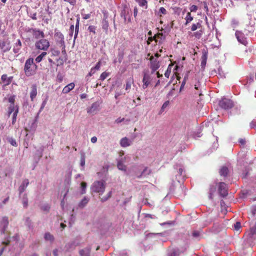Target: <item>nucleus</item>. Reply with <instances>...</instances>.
<instances>
[{"mask_svg": "<svg viewBox=\"0 0 256 256\" xmlns=\"http://www.w3.org/2000/svg\"><path fill=\"white\" fill-rule=\"evenodd\" d=\"M37 67V66L34 62L33 58H28L26 61L24 66V72L26 76L28 77L34 76L36 72Z\"/></svg>", "mask_w": 256, "mask_h": 256, "instance_id": "obj_1", "label": "nucleus"}, {"mask_svg": "<svg viewBox=\"0 0 256 256\" xmlns=\"http://www.w3.org/2000/svg\"><path fill=\"white\" fill-rule=\"evenodd\" d=\"M106 188L104 181L98 180L94 182L91 186L92 190L94 192L102 194Z\"/></svg>", "mask_w": 256, "mask_h": 256, "instance_id": "obj_2", "label": "nucleus"}, {"mask_svg": "<svg viewBox=\"0 0 256 256\" xmlns=\"http://www.w3.org/2000/svg\"><path fill=\"white\" fill-rule=\"evenodd\" d=\"M143 73L142 78V88L146 89L150 84L154 78V72H150L148 70H144Z\"/></svg>", "mask_w": 256, "mask_h": 256, "instance_id": "obj_3", "label": "nucleus"}, {"mask_svg": "<svg viewBox=\"0 0 256 256\" xmlns=\"http://www.w3.org/2000/svg\"><path fill=\"white\" fill-rule=\"evenodd\" d=\"M220 106L224 110H228L234 106V102L230 99L222 98L219 101Z\"/></svg>", "mask_w": 256, "mask_h": 256, "instance_id": "obj_4", "label": "nucleus"}, {"mask_svg": "<svg viewBox=\"0 0 256 256\" xmlns=\"http://www.w3.org/2000/svg\"><path fill=\"white\" fill-rule=\"evenodd\" d=\"M49 46V42L46 39H41L36 43V48L42 50H46Z\"/></svg>", "mask_w": 256, "mask_h": 256, "instance_id": "obj_5", "label": "nucleus"}, {"mask_svg": "<svg viewBox=\"0 0 256 256\" xmlns=\"http://www.w3.org/2000/svg\"><path fill=\"white\" fill-rule=\"evenodd\" d=\"M54 37L58 44L62 48V50H63L62 51H65V44L64 35L60 32H56L54 34Z\"/></svg>", "mask_w": 256, "mask_h": 256, "instance_id": "obj_6", "label": "nucleus"}, {"mask_svg": "<svg viewBox=\"0 0 256 256\" xmlns=\"http://www.w3.org/2000/svg\"><path fill=\"white\" fill-rule=\"evenodd\" d=\"M150 68L152 69V72L154 73L160 66V62L156 58H154L153 56L150 57Z\"/></svg>", "mask_w": 256, "mask_h": 256, "instance_id": "obj_7", "label": "nucleus"}, {"mask_svg": "<svg viewBox=\"0 0 256 256\" xmlns=\"http://www.w3.org/2000/svg\"><path fill=\"white\" fill-rule=\"evenodd\" d=\"M11 48L10 42L8 40L0 41V50L3 52L9 51Z\"/></svg>", "mask_w": 256, "mask_h": 256, "instance_id": "obj_8", "label": "nucleus"}, {"mask_svg": "<svg viewBox=\"0 0 256 256\" xmlns=\"http://www.w3.org/2000/svg\"><path fill=\"white\" fill-rule=\"evenodd\" d=\"M28 32L32 34L34 37L37 39L44 37V34L43 32L36 28H29Z\"/></svg>", "mask_w": 256, "mask_h": 256, "instance_id": "obj_9", "label": "nucleus"}, {"mask_svg": "<svg viewBox=\"0 0 256 256\" xmlns=\"http://www.w3.org/2000/svg\"><path fill=\"white\" fill-rule=\"evenodd\" d=\"M8 224V218L4 216L2 218L0 222V230L1 234H4L6 229L7 228Z\"/></svg>", "mask_w": 256, "mask_h": 256, "instance_id": "obj_10", "label": "nucleus"}, {"mask_svg": "<svg viewBox=\"0 0 256 256\" xmlns=\"http://www.w3.org/2000/svg\"><path fill=\"white\" fill-rule=\"evenodd\" d=\"M218 192L222 196H226L228 195V188L224 182H220L218 186Z\"/></svg>", "mask_w": 256, "mask_h": 256, "instance_id": "obj_11", "label": "nucleus"}, {"mask_svg": "<svg viewBox=\"0 0 256 256\" xmlns=\"http://www.w3.org/2000/svg\"><path fill=\"white\" fill-rule=\"evenodd\" d=\"M134 138L132 140L128 139L127 137L122 138L120 142V144L122 147L126 148L132 144Z\"/></svg>", "mask_w": 256, "mask_h": 256, "instance_id": "obj_12", "label": "nucleus"}, {"mask_svg": "<svg viewBox=\"0 0 256 256\" xmlns=\"http://www.w3.org/2000/svg\"><path fill=\"white\" fill-rule=\"evenodd\" d=\"M100 103L98 102L93 103L91 106L88 108L87 112L90 114H96L99 109Z\"/></svg>", "mask_w": 256, "mask_h": 256, "instance_id": "obj_13", "label": "nucleus"}, {"mask_svg": "<svg viewBox=\"0 0 256 256\" xmlns=\"http://www.w3.org/2000/svg\"><path fill=\"white\" fill-rule=\"evenodd\" d=\"M29 181L28 179H25L22 181V184L18 188L20 195L26 190Z\"/></svg>", "mask_w": 256, "mask_h": 256, "instance_id": "obj_14", "label": "nucleus"}, {"mask_svg": "<svg viewBox=\"0 0 256 256\" xmlns=\"http://www.w3.org/2000/svg\"><path fill=\"white\" fill-rule=\"evenodd\" d=\"M12 76L8 77L6 74H2L1 78L2 81L4 83V86L9 85L12 82Z\"/></svg>", "mask_w": 256, "mask_h": 256, "instance_id": "obj_15", "label": "nucleus"}, {"mask_svg": "<svg viewBox=\"0 0 256 256\" xmlns=\"http://www.w3.org/2000/svg\"><path fill=\"white\" fill-rule=\"evenodd\" d=\"M150 170L148 169V168H145L142 172H136V176L138 178H140L142 176H146L150 174Z\"/></svg>", "mask_w": 256, "mask_h": 256, "instance_id": "obj_16", "label": "nucleus"}, {"mask_svg": "<svg viewBox=\"0 0 256 256\" xmlns=\"http://www.w3.org/2000/svg\"><path fill=\"white\" fill-rule=\"evenodd\" d=\"M22 48V42L20 40L18 39L16 40V42L14 45L13 52L15 54L18 53Z\"/></svg>", "mask_w": 256, "mask_h": 256, "instance_id": "obj_17", "label": "nucleus"}, {"mask_svg": "<svg viewBox=\"0 0 256 256\" xmlns=\"http://www.w3.org/2000/svg\"><path fill=\"white\" fill-rule=\"evenodd\" d=\"M126 158V157L124 158H122L120 160H119L118 162L117 166L118 168L121 170L126 172V166L124 164V160Z\"/></svg>", "mask_w": 256, "mask_h": 256, "instance_id": "obj_18", "label": "nucleus"}, {"mask_svg": "<svg viewBox=\"0 0 256 256\" xmlns=\"http://www.w3.org/2000/svg\"><path fill=\"white\" fill-rule=\"evenodd\" d=\"M17 109L18 112V105H16L15 104H10L8 108V116H10V114L12 112H16V110Z\"/></svg>", "mask_w": 256, "mask_h": 256, "instance_id": "obj_19", "label": "nucleus"}, {"mask_svg": "<svg viewBox=\"0 0 256 256\" xmlns=\"http://www.w3.org/2000/svg\"><path fill=\"white\" fill-rule=\"evenodd\" d=\"M74 84L72 82L69 84H68L64 86V88H63L62 93L68 94L70 90L74 88Z\"/></svg>", "mask_w": 256, "mask_h": 256, "instance_id": "obj_20", "label": "nucleus"}, {"mask_svg": "<svg viewBox=\"0 0 256 256\" xmlns=\"http://www.w3.org/2000/svg\"><path fill=\"white\" fill-rule=\"evenodd\" d=\"M37 94V88L35 85H32V86L31 92H30V98L32 100L36 98Z\"/></svg>", "mask_w": 256, "mask_h": 256, "instance_id": "obj_21", "label": "nucleus"}, {"mask_svg": "<svg viewBox=\"0 0 256 256\" xmlns=\"http://www.w3.org/2000/svg\"><path fill=\"white\" fill-rule=\"evenodd\" d=\"M207 58H208V52L206 50H204L202 52V56L201 66L202 67L205 66L206 63Z\"/></svg>", "mask_w": 256, "mask_h": 256, "instance_id": "obj_22", "label": "nucleus"}, {"mask_svg": "<svg viewBox=\"0 0 256 256\" xmlns=\"http://www.w3.org/2000/svg\"><path fill=\"white\" fill-rule=\"evenodd\" d=\"M90 248H86L80 250V256H90Z\"/></svg>", "mask_w": 256, "mask_h": 256, "instance_id": "obj_23", "label": "nucleus"}, {"mask_svg": "<svg viewBox=\"0 0 256 256\" xmlns=\"http://www.w3.org/2000/svg\"><path fill=\"white\" fill-rule=\"evenodd\" d=\"M180 252L178 249H172L170 250L168 253V256H178Z\"/></svg>", "mask_w": 256, "mask_h": 256, "instance_id": "obj_24", "label": "nucleus"}, {"mask_svg": "<svg viewBox=\"0 0 256 256\" xmlns=\"http://www.w3.org/2000/svg\"><path fill=\"white\" fill-rule=\"evenodd\" d=\"M228 169L227 167L223 166L220 169V174L221 176H226L228 174Z\"/></svg>", "mask_w": 256, "mask_h": 256, "instance_id": "obj_25", "label": "nucleus"}, {"mask_svg": "<svg viewBox=\"0 0 256 256\" xmlns=\"http://www.w3.org/2000/svg\"><path fill=\"white\" fill-rule=\"evenodd\" d=\"M88 198L84 197L78 204V206L81 208H83L85 206L88 202Z\"/></svg>", "mask_w": 256, "mask_h": 256, "instance_id": "obj_26", "label": "nucleus"}, {"mask_svg": "<svg viewBox=\"0 0 256 256\" xmlns=\"http://www.w3.org/2000/svg\"><path fill=\"white\" fill-rule=\"evenodd\" d=\"M44 238L46 240L52 242L54 240V236L50 232H46L44 234Z\"/></svg>", "mask_w": 256, "mask_h": 256, "instance_id": "obj_27", "label": "nucleus"}, {"mask_svg": "<svg viewBox=\"0 0 256 256\" xmlns=\"http://www.w3.org/2000/svg\"><path fill=\"white\" fill-rule=\"evenodd\" d=\"M22 203L24 207L27 208L28 206V198L26 194H24L22 198Z\"/></svg>", "mask_w": 256, "mask_h": 256, "instance_id": "obj_28", "label": "nucleus"}, {"mask_svg": "<svg viewBox=\"0 0 256 256\" xmlns=\"http://www.w3.org/2000/svg\"><path fill=\"white\" fill-rule=\"evenodd\" d=\"M47 53L46 52H42L36 58V62H40L43 58L46 55Z\"/></svg>", "mask_w": 256, "mask_h": 256, "instance_id": "obj_29", "label": "nucleus"}, {"mask_svg": "<svg viewBox=\"0 0 256 256\" xmlns=\"http://www.w3.org/2000/svg\"><path fill=\"white\" fill-rule=\"evenodd\" d=\"M133 83V80L132 78H130L126 80V90H128L131 88V85Z\"/></svg>", "mask_w": 256, "mask_h": 256, "instance_id": "obj_30", "label": "nucleus"}, {"mask_svg": "<svg viewBox=\"0 0 256 256\" xmlns=\"http://www.w3.org/2000/svg\"><path fill=\"white\" fill-rule=\"evenodd\" d=\"M216 189V187L214 186H210V190H209V195H208L209 198L212 199V194L215 192Z\"/></svg>", "mask_w": 256, "mask_h": 256, "instance_id": "obj_31", "label": "nucleus"}, {"mask_svg": "<svg viewBox=\"0 0 256 256\" xmlns=\"http://www.w3.org/2000/svg\"><path fill=\"white\" fill-rule=\"evenodd\" d=\"M79 22H80V18L78 17V18L76 20V28H75V34H74V40L78 36V32Z\"/></svg>", "mask_w": 256, "mask_h": 256, "instance_id": "obj_32", "label": "nucleus"}, {"mask_svg": "<svg viewBox=\"0 0 256 256\" xmlns=\"http://www.w3.org/2000/svg\"><path fill=\"white\" fill-rule=\"evenodd\" d=\"M102 24V28L106 31H107L108 27V21L106 20V18L103 20Z\"/></svg>", "mask_w": 256, "mask_h": 256, "instance_id": "obj_33", "label": "nucleus"}, {"mask_svg": "<svg viewBox=\"0 0 256 256\" xmlns=\"http://www.w3.org/2000/svg\"><path fill=\"white\" fill-rule=\"evenodd\" d=\"M173 65L170 64L166 70V72L164 73V76L168 78L170 76V75L171 72L172 68V67Z\"/></svg>", "mask_w": 256, "mask_h": 256, "instance_id": "obj_34", "label": "nucleus"}, {"mask_svg": "<svg viewBox=\"0 0 256 256\" xmlns=\"http://www.w3.org/2000/svg\"><path fill=\"white\" fill-rule=\"evenodd\" d=\"M136 1L140 6L145 7L146 8L147 7V1L146 0H136Z\"/></svg>", "mask_w": 256, "mask_h": 256, "instance_id": "obj_35", "label": "nucleus"}, {"mask_svg": "<svg viewBox=\"0 0 256 256\" xmlns=\"http://www.w3.org/2000/svg\"><path fill=\"white\" fill-rule=\"evenodd\" d=\"M109 75V74L106 72H103L100 76V80H104Z\"/></svg>", "mask_w": 256, "mask_h": 256, "instance_id": "obj_36", "label": "nucleus"}, {"mask_svg": "<svg viewBox=\"0 0 256 256\" xmlns=\"http://www.w3.org/2000/svg\"><path fill=\"white\" fill-rule=\"evenodd\" d=\"M201 26L200 24L198 22L196 24H194L192 25L191 30L192 31L196 30L198 28H199Z\"/></svg>", "mask_w": 256, "mask_h": 256, "instance_id": "obj_37", "label": "nucleus"}, {"mask_svg": "<svg viewBox=\"0 0 256 256\" xmlns=\"http://www.w3.org/2000/svg\"><path fill=\"white\" fill-rule=\"evenodd\" d=\"M156 41L158 42V39H160V42H161L164 38V36H163V34L162 33H158L156 36H155Z\"/></svg>", "mask_w": 256, "mask_h": 256, "instance_id": "obj_38", "label": "nucleus"}, {"mask_svg": "<svg viewBox=\"0 0 256 256\" xmlns=\"http://www.w3.org/2000/svg\"><path fill=\"white\" fill-rule=\"evenodd\" d=\"M18 112L17 110H16V112H14L12 114V124H14L16 122V116L18 115Z\"/></svg>", "mask_w": 256, "mask_h": 256, "instance_id": "obj_39", "label": "nucleus"}, {"mask_svg": "<svg viewBox=\"0 0 256 256\" xmlns=\"http://www.w3.org/2000/svg\"><path fill=\"white\" fill-rule=\"evenodd\" d=\"M168 104H169L168 101H166L165 102H164V104H162V106L161 108V110L160 111V113H162V112L164 111V109L168 106Z\"/></svg>", "mask_w": 256, "mask_h": 256, "instance_id": "obj_40", "label": "nucleus"}, {"mask_svg": "<svg viewBox=\"0 0 256 256\" xmlns=\"http://www.w3.org/2000/svg\"><path fill=\"white\" fill-rule=\"evenodd\" d=\"M220 205H221V207L222 208V212H224V213H225L227 211V210L226 208V204L224 200L220 201Z\"/></svg>", "mask_w": 256, "mask_h": 256, "instance_id": "obj_41", "label": "nucleus"}, {"mask_svg": "<svg viewBox=\"0 0 256 256\" xmlns=\"http://www.w3.org/2000/svg\"><path fill=\"white\" fill-rule=\"evenodd\" d=\"M8 142L13 146H17L16 140L12 138H8Z\"/></svg>", "mask_w": 256, "mask_h": 256, "instance_id": "obj_42", "label": "nucleus"}, {"mask_svg": "<svg viewBox=\"0 0 256 256\" xmlns=\"http://www.w3.org/2000/svg\"><path fill=\"white\" fill-rule=\"evenodd\" d=\"M15 98V96H12L8 98V100L10 104H14Z\"/></svg>", "mask_w": 256, "mask_h": 256, "instance_id": "obj_43", "label": "nucleus"}, {"mask_svg": "<svg viewBox=\"0 0 256 256\" xmlns=\"http://www.w3.org/2000/svg\"><path fill=\"white\" fill-rule=\"evenodd\" d=\"M202 35V32L201 30L198 31L194 33V36L197 38H200Z\"/></svg>", "mask_w": 256, "mask_h": 256, "instance_id": "obj_44", "label": "nucleus"}, {"mask_svg": "<svg viewBox=\"0 0 256 256\" xmlns=\"http://www.w3.org/2000/svg\"><path fill=\"white\" fill-rule=\"evenodd\" d=\"M81 186L82 188V194H84L85 192V189L86 187V184L84 182H82L81 183Z\"/></svg>", "mask_w": 256, "mask_h": 256, "instance_id": "obj_45", "label": "nucleus"}, {"mask_svg": "<svg viewBox=\"0 0 256 256\" xmlns=\"http://www.w3.org/2000/svg\"><path fill=\"white\" fill-rule=\"evenodd\" d=\"M46 102H47V100L46 99L45 100H44L42 104V105H41V106L40 108V110H39V112L38 113V114L43 110V108H44L46 104Z\"/></svg>", "mask_w": 256, "mask_h": 256, "instance_id": "obj_46", "label": "nucleus"}, {"mask_svg": "<svg viewBox=\"0 0 256 256\" xmlns=\"http://www.w3.org/2000/svg\"><path fill=\"white\" fill-rule=\"evenodd\" d=\"M26 224L30 228L32 227V224L30 220L28 218H27L26 220Z\"/></svg>", "mask_w": 256, "mask_h": 256, "instance_id": "obj_47", "label": "nucleus"}, {"mask_svg": "<svg viewBox=\"0 0 256 256\" xmlns=\"http://www.w3.org/2000/svg\"><path fill=\"white\" fill-rule=\"evenodd\" d=\"M250 234H251L250 236H252L254 234H256V223L254 226V227L251 228Z\"/></svg>", "mask_w": 256, "mask_h": 256, "instance_id": "obj_48", "label": "nucleus"}, {"mask_svg": "<svg viewBox=\"0 0 256 256\" xmlns=\"http://www.w3.org/2000/svg\"><path fill=\"white\" fill-rule=\"evenodd\" d=\"M88 30L90 32H94V34L96 32H95L96 27L94 26H90L88 28Z\"/></svg>", "mask_w": 256, "mask_h": 256, "instance_id": "obj_49", "label": "nucleus"}, {"mask_svg": "<svg viewBox=\"0 0 256 256\" xmlns=\"http://www.w3.org/2000/svg\"><path fill=\"white\" fill-rule=\"evenodd\" d=\"M65 2H66L70 4L72 6H74L76 4V0H64Z\"/></svg>", "mask_w": 256, "mask_h": 256, "instance_id": "obj_50", "label": "nucleus"}, {"mask_svg": "<svg viewBox=\"0 0 256 256\" xmlns=\"http://www.w3.org/2000/svg\"><path fill=\"white\" fill-rule=\"evenodd\" d=\"M100 66H101V62H98L96 64V66L93 67V68H94L95 70H96L97 71V70H100Z\"/></svg>", "mask_w": 256, "mask_h": 256, "instance_id": "obj_51", "label": "nucleus"}, {"mask_svg": "<svg viewBox=\"0 0 256 256\" xmlns=\"http://www.w3.org/2000/svg\"><path fill=\"white\" fill-rule=\"evenodd\" d=\"M43 150L44 149L42 148H40V150H37V154L39 156L40 158L42 156Z\"/></svg>", "mask_w": 256, "mask_h": 256, "instance_id": "obj_52", "label": "nucleus"}, {"mask_svg": "<svg viewBox=\"0 0 256 256\" xmlns=\"http://www.w3.org/2000/svg\"><path fill=\"white\" fill-rule=\"evenodd\" d=\"M192 236L194 238H198L200 236V232L198 231H194L192 232Z\"/></svg>", "mask_w": 256, "mask_h": 256, "instance_id": "obj_53", "label": "nucleus"}, {"mask_svg": "<svg viewBox=\"0 0 256 256\" xmlns=\"http://www.w3.org/2000/svg\"><path fill=\"white\" fill-rule=\"evenodd\" d=\"M52 53L53 56H56L60 54V52L58 50H52Z\"/></svg>", "mask_w": 256, "mask_h": 256, "instance_id": "obj_54", "label": "nucleus"}, {"mask_svg": "<svg viewBox=\"0 0 256 256\" xmlns=\"http://www.w3.org/2000/svg\"><path fill=\"white\" fill-rule=\"evenodd\" d=\"M240 228V222H237L236 224H234V229L236 230H238Z\"/></svg>", "mask_w": 256, "mask_h": 256, "instance_id": "obj_55", "label": "nucleus"}, {"mask_svg": "<svg viewBox=\"0 0 256 256\" xmlns=\"http://www.w3.org/2000/svg\"><path fill=\"white\" fill-rule=\"evenodd\" d=\"M80 166H84L85 164V158L84 156H82L80 158Z\"/></svg>", "mask_w": 256, "mask_h": 256, "instance_id": "obj_56", "label": "nucleus"}, {"mask_svg": "<svg viewBox=\"0 0 256 256\" xmlns=\"http://www.w3.org/2000/svg\"><path fill=\"white\" fill-rule=\"evenodd\" d=\"M238 22H234V20H232V26L234 28V30H236L235 28H236V26H238Z\"/></svg>", "mask_w": 256, "mask_h": 256, "instance_id": "obj_57", "label": "nucleus"}, {"mask_svg": "<svg viewBox=\"0 0 256 256\" xmlns=\"http://www.w3.org/2000/svg\"><path fill=\"white\" fill-rule=\"evenodd\" d=\"M236 36L238 40V42H240V33L238 30H236Z\"/></svg>", "mask_w": 256, "mask_h": 256, "instance_id": "obj_58", "label": "nucleus"}, {"mask_svg": "<svg viewBox=\"0 0 256 256\" xmlns=\"http://www.w3.org/2000/svg\"><path fill=\"white\" fill-rule=\"evenodd\" d=\"M198 9V6L195 5H192L190 6V10L191 12H196Z\"/></svg>", "mask_w": 256, "mask_h": 256, "instance_id": "obj_59", "label": "nucleus"}, {"mask_svg": "<svg viewBox=\"0 0 256 256\" xmlns=\"http://www.w3.org/2000/svg\"><path fill=\"white\" fill-rule=\"evenodd\" d=\"M160 12L164 14H166V10L164 8H160Z\"/></svg>", "mask_w": 256, "mask_h": 256, "instance_id": "obj_60", "label": "nucleus"}, {"mask_svg": "<svg viewBox=\"0 0 256 256\" xmlns=\"http://www.w3.org/2000/svg\"><path fill=\"white\" fill-rule=\"evenodd\" d=\"M189 73H190V72L188 71V72H186V73L184 75V80H183L184 81H186V82L187 80H188Z\"/></svg>", "mask_w": 256, "mask_h": 256, "instance_id": "obj_61", "label": "nucleus"}, {"mask_svg": "<svg viewBox=\"0 0 256 256\" xmlns=\"http://www.w3.org/2000/svg\"><path fill=\"white\" fill-rule=\"evenodd\" d=\"M9 238H10V237L7 238H6V241H4L2 242V244H5L6 246L8 245L9 244L10 242V240H9Z\"/></svg>", "mask_w": 256, "mask_h": 256, "instance_id": "obj_62", "label": "nucleus"}, {"mask_svg": "<svg viewBox=\"0 0 256 256\" xmlns=\"http://www.w3.org/2000/svg\"><path fill=\"white\" fill-rule=\"evenodd\" d=\"M241 150L242 148H245L244 146V144H246V142L245 140L241 139Z\"/></svg>", "mask_w": 256, "mask_h": 256, "instance_id": "obj_63", "label": "nucleus"}, {"mask_svg": "<svg viewBox=\"0 0 256 256\" xmlns=\"http://www.w3.org/2000/svg\"><path fill=\"white\" fill-rule=\"evenodd\" d=\"M90 140L92 143H96L97 141V138L96 136H93L91 138Z\"/></svg>", "mask_w": 256, "mask_h": 256, "instance_id": "obj_64", "label": "nucleus"}]
</instances>
